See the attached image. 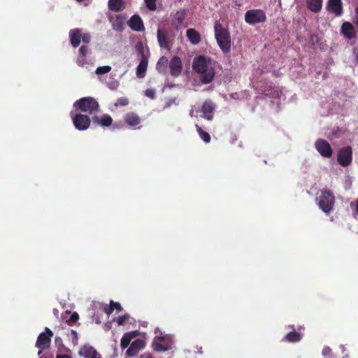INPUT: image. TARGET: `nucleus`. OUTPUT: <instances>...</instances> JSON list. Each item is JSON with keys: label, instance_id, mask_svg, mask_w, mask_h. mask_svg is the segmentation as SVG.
Segmentation results:
<instances>
[{"label": "nucleus", "instance_id": "8fccbe9b", "mask_svg": "<svg viewBox=\"0 0 358 358\" xmlns=\"http://www.w3.org/2000/svg\"><path fill=\"white\" fill-rule=\"evenodd\" d=\"M141 358H152L150 354H144L141 355Z\"/></svg>", "mask_w": 358, "mask_h": 358}, {"label": "nucleus", "instance_id": "aec40b11", "mask_svg": "<svg viewBox=\"0 0 358 358\" xmlns=\"http://www.w3.org/2000/svg\"><path fill=\"white\" fill-rule=\"evenodd\" d=\"M92 122L101 127H110L113 123V119L108 114H104L101 117L94 115L92 117Z\"/></svg>", "mask_w": 358, "mask_h": 358}, {"label": "nucleus", "instance_id": "b1692460", "mask_svg": "<svg viewBox=\"0 0 358 358\" xmlns=\"http://www.w3.org/2000/svg\"><path fill=\"white\" fill-rule=\"evenodd\" d=\"M186 36L193 45H198L201 42V34L194 29H188L186 31Z\"/></svg>", "mask_w": 358, "mask_h": 358}, {"label": "nucleus", "instance_id": "ea45409f", "mask_svg": "<svg viewBox=\"0 0 358 358\" xmlns=\"http://www.w3.org/2000/svg\"><path fill=\"white\" fill-rule=\"evenodd\" d=\"M81 40L83 41V43H88L90 42L91 41V36L90 34H83L82 33V36H81Z\"/></svg>", "mask_w": 358, "mask_h": 358}, {"label": "nucleus", "instance_id": "e433bc0d", "mask_svg": "<svg viewBox=\"0 0 358 358\" xmlns=\"http://www.w3.org/2000/svg\"><path fill=\"white\" fill-rule=\"evenodd\" d=\"M78 318H79L78 314L77 313L74 312L73 313L71 314L69 319H68L66 320V322L69 325H72L78 320Z\"/></svg>", "mask_w": 358, "mask_h": 358}, {"label": "nucleus", "instance_id": "09e8293b", "mask_svg": "<svg viewBox=\"0 0 358 358\" xmlns=\"http://www.w3.org/2000/svg\"><path fill=\"white\" fill-rule=\"evenodd\" d=\"M55 341L56 344L62 345V340L60 337H56Z\"/></svg>", "mask_w": 358, "mask_h": 358}, {"label": "nucleus", "instance_id": "3c124183", "mask_svg": "<svg viewBox=\"0 0 358 358\" xmlns=\"http://www.w3.org/2000/svg\"><path fill=\"white\" fill-rule=\"evenodd\" d=\"M355 210H356L357 213H358V199L356 202V209Z\"/></svg>", "mask_w": 358, "mask_h": 358}, {"label": "nucleus", "instance_id": "a211bd4d", "mask_svg": "<svg viewBox=\"0 0 358 358\" xmlns=\"http://www.w3.org/2000/svg\"><path fill=\"white\" fill-rule=\"evenodd\" d=\"M129 27L136 31L144 30V25L141 17L138 15H134L128 22Z\"/></svg>", "mask_w": 358, "mask_h": 358}, {"label": "nucleus", "instance_id": "f03ea898", "mask_svg": "<svg viewBox=\"0 0 358 358\" xmlns=\"http://www.w3.org/2000/svg\"><path fill=\"white\" fill-rule=\"evenodd\" d=\"M215 36L220 48L224 53L231 50V36L228 29L224 27L219 22L215 23Z\"/></svg>", "mask_w": 358, "mask_h": 358}, {"label": "nucleus", "instance_id": "a878e982", "mask_svg": "<svg viewBox=\"0 0 358 358\" xmlns=\"http://www.w3.org/2000/svg\"><path fill=\"white\" fill-rule=\"evenodd\" d=\"M323 0H306L307 8L313 13H319L322 8Z\"/></svg>", "mask_w": 358, "mask_h": 358}, {"label": "nucleus", "instance_id": "9d476101", "mask_svg": "<svg viewBox=\"0 0 358 358\" xmlns=\"http://www.w3.org/2000/svg\"><path fill=\"white\" fill-rule=\"evenodd\" d=\"M186 10L180 9L172 16L171 24L176 29L178 30L182 27H185L184 22L186 18Z\"/></svg>", "mask_w": 358, "mask_h": 358}, {"label": "nucleus", "instance_id": "c9c22d12", "mask_svg": "<svg viewBox=\"0 0 358 358\" xmlns=\"http://www.w3.org/2000/svg\"><path fill=\"white\" fill-rule=\"evenodd\" d=\"M147 8L150 10H155L157 8L156 0H145Z\"/></svg>", "mask_w": 358, "mask_h": 358}, {"label": "nucleus", "instance_id": "412c9836", "mask_svg": "<svg viewBox=\"0 0 358 358\" xmlns=\"http://www.w3.org/2000/svg\"><path fill=\"white\" fill-rule=\"evenodd\" d=\"M125 20V16L120 14L110 20L113 29L118 31H122L124 29Z\"/></svg>", "mask_w": 358, "mask_h": 358}, {"label": "nucleus", "instance_id": "cd10ccee", "mask_svg": "<svg viewBox=\"0 0 358 358\" xmlns=\"http://www.w3.org/2000/svg\"><path fill=\"white\" fill-rule=\"evenodd\" d=\"M108 8L112 11H120L124 8V2L122 0H109Z\"/></svg>", "mask_w": 358, "mask_h": 358}, {"label": "nucleus", "instance_id": "2eb2a0df", "mask_svg": "<svg viewBox=\"0 0 358 358\" xmlns=\"http://www.w3.org/2000/svg\"><path fill=\"white\" fill-rule=\"evenodd\" d=\"M157 37L159 45L162 48H164L168 50H171V45L169 42L168 34L165 31L158 29Z\"/></svg>", "mask_w": 358, "mask_h": 358}, {"label": "nucleus", "instance_id": "6e6552de", "mask_svg": "<svg viewBox=\"0 0 358 358\" xmlns=\"http://www.w3.org/2000/svg\"><path fill=\"white\" fill-rule=\"evenodd\" d=\"M72 120L75 127L79 131H84L87 129L91 123L90 118L87 115L76 114L71 115Z\"/></svg>", "mask_w": 358, "mask_h": 358}, {"label": "nucleus", "instance_id": "c756f323", "mask_svg": "<svg viewBox=\"0 0 358 358\" xmlns=\"http://www.w3.org/2000/svg\"><path fill=\"white\" fill-rule=\"evenodd\" d=\"M168 59L166 57L163 56L159 58L157 63L156 69L158 72L165 73L166 71Z\"/></svg>", "mask_w": 358, "mask_h": 358}, {"label": "nucleus", "instance_id": "4c0bfd02", "mask_svg": "<svg viewBox=\"0 0 358 358\" xmlns=\"http://www.w3.org/2000/svg\"><path fill=\"white\" fill-rule=\"evenodd\" d=\"M128 319H129V315L127 314L120 316L117 319V323L118 325H123L124 324L125 321L127 320Z\"/></svg>", "mask_w": 358, "mask_h": 358}, {"label": "nucleus", "instance_id": "58836bf2", "mask_svg": "<svg viewBox=\"0 0 358 358\" xmlns=\"http://www.w3.org/2000/svg\"><path fill=\"white\" fill-rule=\"evenodd\" d=\"M145 94L146 96L150 97L151 99L155 98V91L153 89H147L145 91Z\"/></svg>", "mask_w": 358, "mask_h": 358}, {"label": "nucleus", "instance_id": "4468645a", "mask_svg": "<svg viewBox=\"0 0 358 358\" xmlns=\"http://www.w3.org/2000/svg\"><path fill=\"white\" fill-rule=\"evenodd\" d=\"M170 73L173 77H178L182 71V62L179 57L174 56L169 63Z\"/></svg>", "mask_w": 358, "mask_h": 358}, {"label": "nucleus", "instance_id": "f8f14e48", "mask_svg": "<svg viewBox=\"0 0 358 358\" xmlns=\"http://www.w3.org/2000/svg\"><path fill=\"white\" fill-rule=\"evenodd\" d=\"M124 122L131 127H136L140 129L141 126H138L141 122V118L140 116L134 112L127 113L124 115Z\"/></svg>", "mask_w": 358, "mask_h": 358}, {"label": "nucleus", "instance_id": "5701e85b", "mask_svg": "<svg viewBox=\"0 0 358 358\" xmlns=\"http://www.w3.org/2000/svg\"><path fill=\"white\" fill-rule=\"evenodd\" d=\"M82 30L80 29H71L69 32L71 44L73 48L79 46L81 41Z\"/></svg>", "mask_w": 358, "mask_h": 358}, {"label": "nucleus", "instance_id": "c85d7f7f", "mask_svg": "<svg viewBox=\"0 0 358 358\" xmlns=\"http://www.w3.org/2000/svg\"><path fill=\"white\" fill-rule=\"evenodd\" d=\"M136 50L137 53L140 55V58H145L149 59L150 52L149 50H147V52H145V50L143 45V43L141 41L138 42L135 45Z\"/></svg>", "mask_w": 358, "mask_h": 358}, {"label": "nucleus", "instance_id": "49530a36", "mask_svg": "<svg viewBox=\"0 0 358 358\" xmlns=\"http://www.w3.org/2000/svg\"><path fill=\"white\" fill-rule=\"evenodd\" d=\"M352 52L355 58V62L358 64V48H354Z\"/></svg>", "mask_w": 358, "mask_h": 358}, {"label": "nucleus", "instance_id": "f704fd0d", "mask_svg": "<svg viewBox=\"0 0 358 358\" xmlns=\"http://www.w3.org/2000/svg\"><path fill=\"white\" fill-rule=\"evenodd\" d=\"M129 104V100L127 97H120L117 99L115 103V106H126Z\"/></svg>", "mask_w": 358, "mask_h": 358}, {"label": "nucleus", "instance_id": "bb28decb", "mask_svg": "<svg viewBox=\"0 0 358 358\" xmlns=\"http://www.w3.org/2000/svg\"><path fill=\"white\" fill-rule=\"evenodd\" d=\"M136 336V334L135 332L125 333L121 338V348L122 349L127 348L130 344V342L132 340V338H134Z\"/></svg>", "mask_w": 358, "mask_h": 358}, {"label": "nucleus", "instance_id": "1a4fd4ad", "mask_svg": "<svg viewBox=\"0 0 358 358\" xmlns=\"http://www.w3.org/2000/svg\"><path fill=\"white\" fill-rule=\"evenodd\" d=\"M315 148L323 157L329 158L332 156V148L330 144L324 139L320 138L317 140L315 143Z\"/></svg>", "mask_w": 358, "mask_h": 358}, {"label": "nucleus", "instance_id": "6ab92c4d", "mask_svg": "<svg viewBox=\"0 0 358 358\" xmlns=\"http://www.w3.org/2000/svg\"><path fill=\"white\" fill-rule=\"evenodd\" d=\"M342 34L348 39H352L356 36L355 27L348 22L343 23L341 29Z\"/></svg>", "mask_w": 358, "mask_h": 358}, {"label": "nucleus", "instance_id": "20e7f679", "mask_svg": "<svg viewBox=\"0 0 358 358\" xmlns=\"http://www.w3.org/2000/svg\"><path fill=\"white\" fill-rule=\"evenodd\" d=\"M320 208L325 213H329L334 206L335 197L332 192L327 189L320 190V194L317 199Z\"/></svg>", "mask_w": 358, "mask_h": 358}, {"label": "nucleus", "instance_id": "72a5a7b5", "mask_svg": "<svg viewBox=\"0 0 358 358\" xmlns=\"http://www.w3.org/2000/svg\"><path fill=\"white\" fill-rule=\"evenodd\" d=\"M263 93L266 96H268L271 97H275L278 94V90L275 88L270 87L269 89H264L263 90Z\"/></svg>", "mask_w": 358, "mask_h": 358}, {"label": "nucleus", "instance_id": "a19ab883", "mask_svg": "<svg viewBox=\"0 0 358 358\" xmlns=\"http://www.w3.org/2000/svg\"><path fill=\"white\" fill-rule=\"evenodd\" d=\"M71 333L73 336L72 342H73V345H76L78 344V333L76 332V331H75L73 329H71Z\"/></svg>", "mask_w": 358, "mask_h": 358}, {"label": "nucleus", "instance_id": "c03bdc74", "mask_svg": "<svg viewBox=\"0 0 358 358\" xmlns=\"http://www.w3.org/2000/svg\"><path fill=\"white\" fill-rule=\"evenodd\" d=\"M322 355L325 357L331 356V349L328 346L324 347L322 350Z\"/></svg>", "mask_w": 358, "mask_h": 358}, {"label": "nucleus", "instance_id": "9b49d317", "mask_svg": "<svg viewBox=\"0 0 358 358\" xmlns=\"http://www.w3.org/2000/svg\"><path fill=\"white\" fill-rule=\"evenodd\" d=\"M78 354L84 358H102L101 355L96 351V350L89 345H83L80 348Z\"/></svg>", "mask_w": 358, "mask_h": 358}, {"label": "nucleus", "instance_id": "423d86ee", "mask_svg": "<svg viewBox=\"0 0 358 358\" xmlns=\"http://www.w3.org/2000/svg\"><path fill=\"white\" fill-rule=\"evenodd\" d=\"M245 20L250 24H255L264 22L266 20V16L264 10L253 9L245 13Z\"/></svg>", "mask_w": 358, "mask_h": 358}, {"label": "nucleus", "instance_id": "79ce46f5", "mask_svg": "<svg viewBox=\"0 0 358 358\" xmlns=\"http://www.w3.org/2000/svg\"><path fill=\"white\" fill-rule=\"evenodd\" d=\"M88 52V48L86 45H82L79 49L80 55L85 57Z\"/></svg>", "mask_w": 358, "mask_h": 358}, {"label": "nucleus", "instance_id": "a18cd8bd", "mask_svg": "<svg viewBox=\"0 0 358 358\" xmlns=\"http://www.w3.org/2000/svg\"><path fill=\"white\" fill-rule=\"evenodd\" d=\"M112 306H113L114 310L115 309L117 311H121L122 310L121 305L117 302H114L112 301Z\"/></svg>", "mask_w": 358, "mask_h": 358}, {"label": "nucleus", "instance_id": "393cba45", "mask_svg": "<svg viewBox=\"0 0 358 358\" xmlns=\"http://www.w3.org/2000/svg\"><path fill=\"white\" fill-rule=\"evenodd\" d=\"M148 65V59L145 58H140V63L136 68V76L138 78H143L145 76L146 71Z\"/></svg>", "mask_w": 358, "mask_h": 358}, {"label": "nucleus", "instance_id": "37998d69", "mask_svg": "<svg viewBox=\"0 0 358 358\" xmlns=\"http://www.w3.org/2000/svg\"><path fill=\"white\" fill-rule=\"evenodd\" d=\"M114 310V308L113 306H112V301H110V305L109 306H107L104 308V312L107 314V315H110Z\"/></svg>", "mask_w": 358, "mask_h": 358}, {"label": "nucleus", "instance_id": "de8ad7c7", "mask_svg": "<svg viewBox=\"0 0 358 358\" xmlns=\"http://www.w3.org/2000/svg\"><path fill=\"white\" fill-rule=\"evenodd\" d=\"M56 358H71V357L68 355H57Z\"/></svg>", "mask_w": 358, "mask_h": 358}, {"label": "nucleus", "instance_id": "dca6fc26", "mask_svg": "<svg viewBox=\"0 0 358 358\" xmlns=\"http://www.w3.org/2000/svg\"><path fill=\"white\" fill-rule=\"evenodd\" d=\"M327 10L336 16H340L343 13V6L341 0H329L327 6Z\"/></svg>", "mask_w": 358, "mask_h": 358}, {"label": "nucleus", "instance_id": "f257e3e1", "mask_svg": "<svg viewBox=\"0 0 358 358\" xmlns=\"http://www.w3.org/2000/svg\"><path fill=\"white\" fill-rule=\"evenodd\" d=\"M193 70L201 75V81L203 84L211 83L215 77L213 68L208 64L206 56L200 55L194 59L192 63Z\"/></svg>", "mask_w": 358, "mask_h": 358}, {"label": "nucleus", "instance_id": "f3484780", "mask_svg": "<svg viewBox=\"0 0 358 358\" xmlns=\"http://www.w3.org/2000/svg\"><path fill=\"white\" fill-rule=\"evenodd\" d=\"M214 109V104L210 100L205 101L201 107V112L203 114V117L208 120H212Z\"/></svg>", "mask_w": 358, "mask_h": 358}, {"label": "nucleus", "instance_id": "ddd939ff", "mask_svg": "<svg viewBox=\"0 0 358 358\" xmlns=\"http://www.w3.org/2000/svg\"><path fill=\"white\" fill-rule=\"evenodd\" d=\"M144 347V341L140 338L136 339L134 342L131 343L130 346L127 350L126 355L130 357H134L141 350L143 349Z\"/></svg>", "mask_w": 358, "mask_h": 358}, {"label": "nucleus", "instance_id": "2f4dec72", "mask_svg": "<svg viewBox=\"0 0 358 358\" xmlns=\"http://www.w3.org/2000/svg\"><path fill=\"white\" fill-rule=\"evenodd\" d=\"M195 127L196 129V131L200 136V138L206 143H208L210 142V140H211V138H210V134L205 131L204 130H203L201 129V127H200L198 124H196L195 125Z\"/></svg>", "mask_w": 358, "mask_h": 358}, {"label": "nucleus", "instance_id": "39448f33", "mask_svg": "<svg viewBox=\"0 0 358 358\" xmlns=\"http://www.w3.org/2000/svg\"><path fill=\"white\" fill-rule=\"evenodd\" d=\"M45 332H42L38 335L36 343V347L40 349L38 355H41L43 350L49 348L51 338L53 336L52 331L48 327H45Z\"/></svg>", "mask_w": 358, "mask_h": 358}, {"label": "nucleus", "instance_id": "473e14b6", "mask_svg": "<svg viewBox=\"0 0 358 358\" xmlns=\"http://www.w3.org/2000/svg\"><path fill=\"white\" fill-rule=\"evenodd\" d=\"M110 70H111V67L110 66H99V67L96 68L95 73L97 75H101V74H105V73L110 72Z\"/></svg>", "mask_w": 358, "mask_h": 358}, {"label": "nucleus", "instance_id": "7c9ffc66", "mask_svg": "<svg viewBox=\"0 0 358 358\" xmlns=\"http://www.w3.org/2000/svg\"><path fill=\"white\" fill-rule=\"evenodd\" d=\"M301 334L295 331H291L285 336V340L287 341L291 342V343L298 342V341H301Z\"/></svg>", "mask_w": 358, "mask_h": 358}, {"label": "nucleus", "instance_id": "0eeeda50", "mask_svg": "<svg viewBox=\"0 0 358 358\" xmlns=\"http://www.w3.org/2000/svg\"><path fill=\"white\" fill-rule=\"evenodd\" d=\"M352 149L350 146H345L338 151L337 161L343 166H348L352 163Z\"/></svg>", "mask_w": 358, "mask_h": 358}, {"label": "nucleus", "instance_id": "7ed1b4c3", "mask_svg": "<svg viewBox=\"0 0 358 358\" xmlns=\"http://www.w3.org/2000/svg\"><path fill=\"white\" fill-rule=\"evenodd\" d=\"M73 106L82 112L87 113L90 115L96 113L99 110V103L94 98L91 96L83 97L77 100Z\"/></svg>", "mask_w": 358, "mask_h": 358}, {"label": "nucleus", "instance_id": "4be33fe9", "mask_svg": "<svg viewBox=\"0 0 358 358\" xmlns=\"http://www.w3.org/2000/svg\"><path fill=\"white\" fill-rule=\"evenodd\" d=\"M152 348L157 352H164L169 350L170 347L164 343V338L162 336L156 337L152 343Z\"/></svg>", "mask_w": 358, "mask_h": 358}]
</instances>
